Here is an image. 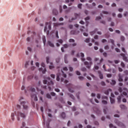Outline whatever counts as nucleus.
Here are the masks:
<instances>
[{
    "label": "nucleus",
    "mask_w": 128,
    "mask_h": 128,
    "mask_svg": "<svg viewBox=\"0 0 128 128\" xmlns=\"http://www.w3.org/2000/svg\"><path fill=\"white\" fill-rule=\"evenodd\" d=\"M43 84H47L48 86V88L49 90H52V87H50V86H54V82L52 80H50V78L48 77L44 80Z\"/></svg>",
    "instance_id": "f257e3e1"
},
{
    "label": "nucleus",
    "mask_w": 128,
    "mask_h": 128,
    "mask_svg": "<svg viewBox=\"0 0 128 128\" xmlns=\"http://www.w3.org/2000/svg\"><path fill=\"white\" fill-rule=\"evenodd\" d=\"M18 100L20 102V104L22 106L24 110H28V106L26 104V102L22 101L24 100V97H22V96L20 97Z\"/></svg>",
    "instance_id": "f03ea898"
},
{
    "label": "nucleus",
    "mask_w": 128,
    "mask_h": 128,
    "mask_svg": "<svg viewBox=\"0 0 128 128\" xmlns=\"http://www.w3.org/2000/svg\"><path fill=\"white\" fill-rule=\"evenodd\" d=\"M87 60H89L90 62H84V64L86 66L87 68H90V66H92V58L90 57L86 58Z\"/></svg>",
    "instance_id": "7ed1b4c3"
},
{
    "label": "nucleus",
    "mask_w": 128,
    "mask_h": 128,
    "mask_svg": "<svg viewBox=\"0 0 128 128\" xmlns=\"http://www.w3.org/2000/svg\"><path fill=\"white\" fill-rule=\"evenodd\" d=\"M66 86L70 92H74V85H72V84H69L66 85Z\"/></svg>",
    "instance_id": "20e7f679"
},
{
    "label": "nucleus",
    "mask_w": 128,
    "mask_h": 128,
    "mask_svg": "<svg viewBox=\"0 0 128 128\" xmlns=\"http://www.w3.org/2000/svg\"><path fill=\"white\" fill-rule=\"evenodd\" d=\"M80 14H74V16L75 18H72V19H70L69 20V22H72V20H76V18H80Z\"/></svg>",
    "instance_id": "39448f33"
},
{
    "label": "nucleus",
    "mask_w": 128,
    "mask_h": 128,
    "mask_svg": "<svg viewBox=\"0 0 128 128\" xmlns=\"http://www.w3.org/2000/svg\"><path fill=\"white\" fill-rule=\"evenodd\" d=\"M114 122L115 124H116L118 126H121V128H126V126H124V124H122V122H120V121L118 120H115Z\"/></svg>",
    "instance_id": "423d86ee"
},
{
    "label": "nucleus",
    "mask_w": 128,
    "mask_h": 128,
    "mask_svg": "<svg viewBox=\"0 0 128 128\" xmlns=\"http://www.w3.org/2000/svg\"><path fill=\"white\" fill-rule=\"evenodd\" d=\"M17 116H21V118H26V114H24V113H22V112H18Z\"/></svg>",
    "instance_id": "0eeeda50"
},
{
    "label": "nucleus",
    "mask_w": 128,
    "mask_h": 128,
    "mask_svg": "<svg viewBox=\"0 0 128 128\" xmlns=\"http://www.w3.org/2000/svg\"><path fill=\"white\" fill-rule=\"evenodd\" d=\"M120 56H122L124 60L128 62V60L126 55L124 54H121Z\"/></svg>",
    "instance_id": "6e6552de"
},
{
    "label": "nucleus",
    "mask_w": 128,
    "mask_h": 128,
    "mask_svg": "<svg viewBox=\"0 0 128 128\" xmlns=\"http://www.w3.org/2000/svg\"><path fill=\"white\" fill-rule=\"evenodd\" d=\"M80 32L78 30H72L70 32L71 34H78Z\"/></svg>",
    "instance_id": "1a4fd4ad"
},
{
    "label": "nucleus",
    "mask_w": 128,
    "mask_h": 128,
    "mask_svg": "<svg viewBox=\"0 0 128 128\" xmlns=\"http://www.w3.org/2000/svg\"><path fill=\"white\" fill-rule=\"evenodd\" d=\"M27 89L28 90H30L31 92H36V89L31 86L28 87Z\"/></svg>",
    "instance_id": "9d476101"
},
{
    "label": "nucleus",
    "mask_w": 128,
    "mask_h": 128,
    "mask_svg": "<svg viewBox=\"0 0 128 128\" xmlns=\"http://www.w3.org/2000/svg\"><path fill=\"white\" fill-rule=\"evenodd\" d=\"M118 82H122V75L120 74H118Z\"/></svg>",
    "instance_id": "9b49d317"
},
{
    "label": "nucleus",
    "mask_w": 128,
    "mask_h": 128,
    "mask_svg": "<svg viewBox=\"0 0 128 128\" xmlns=\"http://www.w3.org/2000/svg\"><path fill=\"white\" fill-rule=\"evenodd\" d=\"M52 12H53V14H54V16H58V10L56 9H54L52 10Z\"/></svg>",
    "instance_id": "f8f14e48"
},
{
    "label": "nucleus",
    "mask_w": 128,
    "mask_h": 128,
    "mask_svg": "<svg viewBox=\"0 0 128 128\" xmlns=\"http://www.w3.org/2000/svg\"><path fill=\"white\" fill-rule=\"evenodd\" d=\"M98 74H99L100 78V80H102V78H104V76L102 74V72L100 71H98Z\"/></svg>",
    "instance_id": "ddd939ff"
},
{
    "label": "nucleus",
    "mask_w": 128,
    "mask_h": 128,
    "mask_svg": "<svg viewBox=\"0 0 128 128\" xmlns=\"http://www.w3.org/2000/svg\"><path fill=\"white\" fill-rule=\"evenodd\" d=\"M80 54L81 58H84V54L82 52H80V54L78 53L76 54L77 58H80Z\"/></svg>",
    "instance_id": "4468645a"
},
{
    "label": "nucleus",
    "mask_w": 128,
    "mask_h": 128,
    "mask_svg": "<svg viewBox=\"0 0 128 128\" xmlns=\"http://www.w3.org/2000/svg\"><path fill=\"white\" fill-rule=\"evenodd\" d=\"M48 44L51 48H54V45L50 41H48Z\"/></svg>",
    "instance_id": "2eb2a0df"
},
{
    "label": "nucleus",
    "mask_w": 128,
    "mask_h": 128,
    "mask_svg": "<svg viewBox=\"0 0 128 128\" xmlns=\"http://www.w3.org/2000/svg\"><path fill=\"white\" fill-rule=\"evenodd\" d=\"M64 60L65 64H68V54L64 55Z\"/></svg>",
    "instance_id": "dca6fc26"
},
{
    "label": "nucleus",
    "mask_w": 128,
    "mask_h": 128,
    "mask_svg": "<svg viewBox=\"0 0 128 128\" xmlns=\"http://www.w3.org/2000/svg\"><path fill=\"white\" fill-rule=\"evenodd\" d=\"M46 26H48V28L50 30H52V25H50V22H46Z\"/></svg>",
    "instance_id": "f3484780"
},
{
    "label": "nucleus",
    "mask_w": 128,
    "mask_h": 128,
    "mask_svg": "<svg viewBox=\"0 0 128 128\" xmlns=\"http://www.w3.org/2000/svg\"><path fill=\"white\" fill-rule=\"evenodd\" d=\"M122 94H121L120 96H118L117 98L118 102H122Z\"/></svg>",
    "instance_id": "a211bd4d"
},
{
    "label": "nucleus",
    "mask_w": 128,
    "mask_h": 128,
    "mask_svg": "<svg viewBox=\"0 0 128 128\" xmlns=\"http://www.w3.org/2000/svg\"><path fill=\"white\" fill-rule=\"evenodd\" d=\"M39 72H42V74H46V68L42 70V68H39Z\"/></svg>",
    "instance_id": "6ab92c4d"
},
{
    "label": "nucleus",
    "mask_w": 128,
    "mask_h": 128,
    "mask_svg": "<svg viewBox=\"0 0 128 128\" xmlns=\"http://www.w3.org/2000/svg\"><path fill=\"white\" fill-rule=\"evenodd\" d=\"M120 108H122V110H126V106L124 104L120 105Z\"/></svg>",
    "instance_id": "aec40b11"
},
{
    "label": "nucleus",
    "mask_w": 128,
    "mask_h": 128,
    "mask_svg": "<svg viewBox=\"0 0 128 128\" xmlns=\"http://www.w3.org/2000/svg\"><path fill=\"white\" fill-rule=\"evenodd\" d=\"M110 92H112V90L111 89H108V90H106L104 92V94H108Z\"/></svg>",
    "instance_id": "412c9836"
},
{
    "label": "nucleus",
    "mask_w": 128,
    "mask_h": 128,
    "mask_svg": "<svg viewBox=\"0 0 128 128\" xmlns=\"http://www.w3.org/2000/svg\"><path fill=\"white\" fill-rule=\"evenodd\" d=\"M68 96H70V98H72V100H74V95H72L70 93H68Z\"/></svg>",
    "instance_id": "4be33fe9"
},
{
    "label": "nucleus",
    "mask_w": 128,
    "mask_h": 128,
    "mask_svg": "<svg viewBox=\"0 0 128 128\" xmlns=\"http://www.w3.org/2000/svg\"><path fill=\"white\" fill-rule=\"evenodd\" d=\"M96 32H98V28H96L94 31L90 32V34L91 36L94 34H96Z\"/></svg>",
    "instance_id": "5701e85b"
},
{
    "label": "nucleus",
    "mask_w": 128,
    "mask_h": 128,
    "mask_svg": "<svg viewBox=\"0 0 128 128\" xmlns=\"http://www.w3.org/2000/svg\"><path fill=\"white\" fill-rule=\"evenodd\" d=\"M61 116L63 118H66V113H64V112H62L61 114Z\"/></svg>",
    "instance_id": "b1692460"
},
{
    "label": "nucleus",
    "mask_w": 128,
    "mask_h": 128,
    "mask_svg": "<svg viewBox=\"0 0 128 128\" xmlns=\"http://www.w3.org/2000/svg\"><path fill=\"white\" fill-rule=\"evenodd\" d=\"M50 66H49V68L50 70H52V68H54V64H52V62L50 63Z\"/></svg>",
    "instance_id": "393cba45"
},
{
    "label": "nucleus",
    "mask_w": 128,
    "mask_h": 128,
    "mask_svg": "<svg viewBox=\"0 0 128 128\" xmlns=\"http://www.w3.org/2000/svg\"><path fill=\"white\" fill-rule=\"evenodd\" d=\"M90 20V16H87L86 18H85V20L86 21V25L88 26V22H87L88 20Z\"/></svg>",
    "instance_id": "a878e982"
},
{
    "label": "nucleus",
    "mask_w": 128,
    "mask_h": 128,
    "mask_svg": "<svg viewBox=\"0 0 128 128\" xmlns=\"http://www.w3.org/2000/svg\"><path fill=\"white\" fill-rule=\"evenodd\" d=\"M110 102L111 104H114V102H115L114 99L112 98H110Z\"/></svg>",
    "instance_id": "bb28decb"
},
{
    "label": "nucleus",
    "mask_w": 128,
    "mask_h": 128,
    "mask_svg": "<svg viewBox=\"0 0 128 128\" xmlns=\"http://www.w3.org/2000/svg\"><path fill=\"white\" fill-rule=\"evenodd\" d=\"M60 74H58L57 76H56V78L57 82H60Z\"/></svg>",
    "instance_id": "cd10ccee"
},
{
    "label": "nucleus",
    "mask_w": 128,
    "mask_h": 128,
    "mask_svg": "<svg viewBox=\"0 0 128 128\" xmlns=\"http://www.w3.org/2000/svg\"><path fill=\"white\" fill-rule=\"evenodd\" d=\"M14 113H12L11 118H12V120H14Z\"/></svg>",
    "instance_id": "c85d7f7f"
},
{
    "label": "nucleus",
    "mask_w": 128,
    "mask_h": 128,
    "mask_svg": "<svg viewBox=\"0 0 128 128\" xmlns=\"http://www.w3.org/2000/svg\"><path fill=\"white\" fill-rule=\"evenodd\" d=\"M109 127H110V128H116V126H114V124H109Z\"/></svg>",
    "instance_id": "c756f323"
},
{
    "label": "nucleus",
    "mask_w": 128,
    "mask_h": 128,
    "mask_svg": "<svg viewBox=\"0 0 128 128\" xmlns=\"http://www.w3.org/2000/svg\"><path fill=\"white\" fill-rule=\"evenodd\" d=\"M116 84V82L114 80H112L111 84H112L114 86V84Z\"/></svg>",
    "instance_id": "7c9ffc66"
},
{
    "label": "nucleus",
    "mask_w": 128,
    "mask_h": 128,
    "mask_svg": "<svg viewBox=\"0 0 128 128\" xmlns=\"http://www.w3.org/2000/svg\"><path fill=\"white\" fill-rule=\"evenodd\" d=\"M122 94H123V96H126V98H128V93H126V92H123Z\"/></svg>",
    "instance_id": "2f4dec72"
},
{
    "label": "nucleus",
    "mask_w": 128,
    "mask_h": 128,
    "mask_svg": "<svg viewBox=\"0 0 128 128\" xmlns=\"http://www.w3.org/2000/svg\"><path fill=\"white\" fill-rule=\"evenodd\" d=\"M56 38H60V37L58 36V30H56Z\"/></svg>",
    "instance_id": "473e14b6"
},
{
    "label": "nucleus",
    "mask_w": 128,
    "mask_h": 128,
    "mask_svg": "<svg viewBox=\"0 0 128 128\" xmlns=\"http://www.w3.org/2000/svg\"><path fill=\"white\" fill-rule=\"evenodd\" d=\"M29 64H30V61L26 62L25 64V68H28Z\"/></svg>",
    "instance_id": "72a5a7b5"
},
{
    "label": "nucleus",
    "mask_w": 128,
    "mask_h": 128,
    "mask_svg": "<svg viewBox=\"0 0 128 128\" xmlns=\"http://www.w3.org/2000/svg\"><path fill=\"white\" fill-rule=\"evenodd\" d=\"M102 100H108V96H102Z\"/></svg>",
    "instance_id": "f704fd0d"
},
{
    "label": "nucleus",
    "mask_w": 128,
    "mask_h": 128,
    "mask_svg": "<svg viewBox=\"0 0 128 128\" xmlns=\"http://www.w3.org/2000/svg\"><path fill=\"white\" fill-rule=\"evenodd\" d=\"M46 98H52V96H50V94H46Z\"/></svg>",
    "instance_id": "c9c22d12"
},
{
    "label": "nucleus",
    "mask_w": 128,
    "mask_h": 128,
    "mask_svg": "<svg viewBox=\"0 0 128 128\" xmlns=\"http://www.w3.org/2000/svg\"><path fill=\"white\" fill-rule=\"evenodd\" d=\"M61 72H62V74L64 78H66V74H64V71H62V70Z\"/></svg>",
    "instance_id": "e433bc0d"
},
{
    "label": "nucleus",
    "mask_w": 128,
    "mask_h": 128,
    "mask_svg": "<svg viewBox=\"0 0 128 128\" xmlns=\"http://www.w3.org/2000/svg\"><path fill=\"white\" fill-rule=\"evenodd\" d=\"M68 42H74L75 40L72 38H70Z\"/></svg>",
    "instance_id": "4c0bfd02"
},
{
    "label": "nucleus",
    "mask_w": 128,
    "mask_h": 128,
    "mask_svg": "<svg viewBox=\"0 0 128 128\" xmlns=\"http://www.w3.org/2000/svg\"><path fill=\"white\" fill-rule=\"evenodd\" d=\"M60 58H56V62H57V64H58V62H60Z\"/></svg>",
    "instance_id": "58836bf2"
},
{
    "label": "nucleus",
    "mask_w": 128,
    "mask_h": 128,
    "mask_svg": "<svg viewBox=\"0 0 128 128\" xmlns=\"http://www.w3.org/2000/svg\"><path fill=\"white\" fill-rule=\"evenodd\" d=\"M49 60H50V57L47 56L46 58V62L47 64H48V62H50Z\"/></svg>",
    "instance_id": "ea45409f"
},
{
    "label": "nucleus",
    "mask_w": 128,
    "mask_h": 128,
    "mask_svg": "<svg viewBox=\"0 0 128 128\" xmlns=\"http://www.w3.org/2000/svg\"><path fill=\"white\" fill-rule=\"evenodd\" d=\"M102 20V17L101 16H97L96 18V20Z\"/></svg>",
    "instance_id": "a19ab883"
},
{
    "label": "nucleus",
    "mask_w": 128,
    "mask_h": 128,
    "mask_svg": "<svg viewBox=\"0 0 128 128\" xmlns=\"http://www.w3.org/2000/svg\"><path fill=\"white\" fill-rule=\"evenodd\" d=\"M34 78V75H30L28 76V80H32Z\"/></svg>",
    "instance_id": "79ce46f5"
},
{
    "label": "nucleus",
    "mask_w": 128,
    "mask_h": 128,
    "mask_svg": "<svg viewBox=\"0 0 128 128\" xmlns=\"http://www.w3.org/2000/svg\"><path fill=\"white\" fill-rule=\"evenodd\" d=\"M102 103H103L104 104H108V102L106 100H102Z\"/></svg>",
    "instance_id": "37998d69"
},
{
    "label": "nucleus",
    "mask_w": 128,
    "mask_h": 128,
    "mask_svg": "<svg viewBox=\"0 0 128 128\" xmlns=\"http://www.w3.org/2000/svg\"><path fill=\"white\" fill-rule=\"evenodd\" d=\"M42 40H43V42L44 44H46V36H43L42 37Z\"/></svg>",
    "instance_id": "c03bdc74"
},
{
    "label": "nucleus",
    "mask_w": 128,
    "mask_h": 128,
    "mask_svg": "<svg viewBox=\"0 0 128 128\" xmlns=\"http://www.w3.org/2000/svg\"><path fill=\"white\" fill-rule=\"evenodd\" d=\"M78 78L80 80H84V77L82 76H78Z\"/></svg>",
    "instance_id": "a18cd8bd"
},
{
    "label": "nucleus",
    "mask_w": 128,
    "mask_h": 128,
    "mask_svg": "<svg viewBox=\"0 0 128 128\" xmlns=\"http://www.w3.org/2000/svg\"><path fill=\"white\" fill-rule=\"evenodd\" d=\"M110 42H111V44H114V40L112 39H110Z\"/></svg>",
    "instance_id": "49530a36"
},
{
    "label": "nucleus",
    "mask_w": 128,
    "mask_h": 128,
    "mask_svg": "<svg viewBox=\"0 0 128 128\" xmlns=\"http://www.w3.org/2000/svg\"><path fill=\"white\" fill-rule=\"evenodd\" d=\"M101 86H106V83L102 81L101 82Z\"/></svg>",
    "instance_id": "de8ad7c7"
},
{
    "label": "nucleus",
    "mask_w": 128,
    "mask_h": 128,
    "mask_svg": "<svg viewBox=\"0 0 128 128\" xmlns=\"http://www.w3.org/2000/svg\"><path fill=\"white\" fill-rule=\"evenodd\" d=\"M50 94L52 96H56V93L54 92H50Z\"/></svg>",
    "instance_id": "09e8293b"
},
{
    "label": "nucleus",
    "mask_w": 128,
    "mask_h": 128,
    "mask_svg": "<svg viewBox=\"0 0 128 128\" xmlns=\"http://www.w3.org/2000/svg\"><path fill=\"white\" fill-rule=\"evenodd\" d=\"M82 4H80L78 6V8H80V10L82 9Z\"/></svg>",
    "instance_id": "8fccbe9b"
},
{
    "label": "nucleus",
    "mask_w": 128,
    "mask_h": 128,
    "mask_svg": "<svg viewBox=\"0 0 128 128\" xmlns=\"http://www.w3.org/2000/svg\"><path fill=\"white\" fill-rule=\"evenodd\" d=\"M96 98H97L100 100V94H97Z\"/></svg>",
    "instance_id": "3c124183"
},
{
    "label": "nucleus",
    "mask_w": 128,
    "mask_h": 128,
    "mask_svg": "<svg viewBox=\"0 0 128 128\" xmlns=\"http://www.w3.org/2000/svg\"><path fill=\"white\" fill-rule=\"evenodd\" d=\"M81 70L82 72H86V68H81Z\"/></svg>",
    "instance_id": "603ef678"
},
{
    "label": "nucleus",
    "mask_w": 128,
    "mask_h": 128,
    "mask_svg": "<svg viewBox=\"0 0 128 128\" xmlns=\"http://www.w3.org/2000/svg\"><path fill=\"white\" fill-rule=\"evenodd\" d=\"M104 50H109L110 46H108L106 45L104 46Z\"/></svg>",
    "instance_id": "864d4df0"
},
{
    "label": "nucleus",
    "mask_w": 128,
    "mask_h": 128,
    "mask_svg": "<svg viewBox=\"0 0 128 128\" xmlns=\"http://www.w3.org/2000/svg\"><path fill=\"white\" fill-rule=\"evenodd\" d=\"M58 42H60V44H62V42H64V41H62V40H58Z\"/></svg>",
    "instance_id": "5fc2aeb1"
},
{
    "label": "nucleus",
    "mask_w": 128,
    "mask_h": 128,
    "mask_svg": "<svg viewBox=\"0 0 128 128\" xmlns=\"http://www.w3.org/2000/svg\"><path fill=\"white\" fill-rule=\"evenodd\" d=\"M120 40L122 42H124V40H125L124 37V36H121Z\"/></svg>",
    "instance_id": "6e6d98bb"
},
{
    "label": "nucleus",
    "mask_w": 128,
    "mask_h": 128,
    "mask_svg": "<svg viewBox=\"0 0 128 128\" xmlns=\"http://www.w3.org/2000/svg\"><path fill=\"white\" fill-rule=\"evenodd\" d=\"M90 38H87L86 39V40H84L85 42H90Z\"/></svg>",
    "instance_id": "4d7b16f0"
},
{
    "label": "nucleus",
    "mask_w": 128,
    "mask_h": 128,
    "mask_svg": "<svg viewBox=\"0 0 128 128\" xmlns=\"http://www.w3.org/2000/svg\"><path fill=\"white\" fill-rule=\"evenodd\" d=\"M103 56H104L106 57V56H108V54L106 52H104L103 53Z\"/></svg>",
    "instance_id": "13d9d810"
},
{
    "label": "nucleus",
    "mask_w": 128,
    "mask_h": 128,
    "mask_svg": "<svg viewBox=\"0 0 128 128\" xmlns=\"http://www.w3.org/2000/svg\"><path fill=\"white\" fill-rule=\"evenodd\" d=\"M76 74H77V76H80V71H76Z\"/></svg>",
    "instance_id": "bf43d9fd"
},
{
    "label": "nucleus",
    "mask_w": 128,
    "mask_h": 128,
    "mask_svg": "<svg viewBox=\"0 0 128 128\" xmlns=\"http://www.w3.org/2000/svg\"><path fill=\"white\" fill-rule=\"evenodd\" d=\"M121 66L122 68H124L125 66L124 63V62H121Z\"/></svg>",
    "instance_id": "052dcab7"
},
{
    "label": "nucleus",
    "mask_w": 128,
    "mask_h": 128,
    "mask_svg": "<svg viewBox=\"0 0 128 128\" xmlns=\"http://www.w3.org/2000/svg\"><path fill=\"white\" fill-rule=\"evenodd\" d=\"M55 92H60V90L58 88H55L54 89Z\"/></svg>",
    "instance_id": "680f3d73"
},
{
    "label": "nucleus",
    "mask_w": 128,
    "mask_h": 128,
    "mask_svg": "<svg viewBox=\"0 0 128 128\" xmlns=\"http://www.w3.org/2000/svg\"><path fill=\"white\" fill-rule=\"evenodd\" d=\"M115 50H116L117 52H120V50L118 48H116Z\"/></svg>",
    "instance_id": "e2e57ef3"
},
{
    "label": "nucleus",
    "mask_w": 128,
    "mask_h": 128,
    "mask_svg": "<svg viewBox=\"0 0 128 128\" xmlns=\"http://www.w3.org/2000/svg\"><path fill=\"white\" fill-rule=\"evenodd\" d=\"M41 66H42V68H45L46 64H44V63L42 62V63L41 64Z\"/></svg>",
    "instance_id": "0e129e2a"
},
{
    "label": "nucleus",
    "mask_w": 128,
    "mask_h": 128,
    "mask_svg": "<svg viewBox=\"0 0 128 128\" xmlns=\"http://www.w3.org/2000/svg\"><path fill=\"white\" fill-rule=\"evenodd\" d=\"M94 68L95 70H98V66H94Z\"/></svg>",
    "instance_id": "69168bd1"
},
{
    "label": "nucleus",
    "mask_w": 128,
    "mask_h": 128,
    "mask_svg": "<svg viewBox=\"0 0 128 128\" xmlns=\"http://www.w3.org/2000/svg\"><path fill=\"white\" fill-rule=\"evenodd\" d=\"M124 72L125 73V74H126V76H128V70H125L124 71Z\"/></svg>",
    "instance_id": "338daca9"
},
{
    "label": "nucleus",
    "mask_w": 128,
    "mask_h": 128,
    "mask_svg": "<svg viewBox=\"0 0 128 128\" xmlns=\"http://www.w3.org/2000/svg\"><path fill=\"white\" fill-rule=\"evenodd\" d=\"M107 78H112V74H108Z\"/></svg>",
    "instance_id": "774afa93"
}]
</instances>
